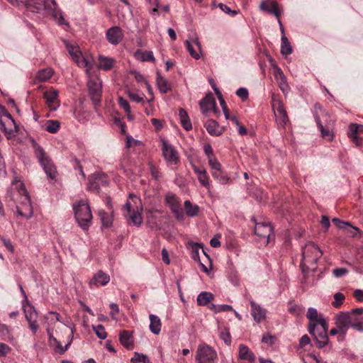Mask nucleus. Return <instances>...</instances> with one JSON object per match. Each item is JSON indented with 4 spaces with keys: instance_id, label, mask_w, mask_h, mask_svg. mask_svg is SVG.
<instances>
[{
    "instance_id": "obj_1",
    "label": "nucleus",
    "mask_w": 363,
    "mask_h": 363,
    "mask_svg": "<svg viewBox=\"0 0 363 363\" xmlns=\"http://www.w3.org/2000/svg\"><path fill=\"white\" fill-rule=\"evenodd\" d=\"M143 208L141 200L135 195L130 194L123 208V215L128 225L139 227L143 223Z\"/></svg>"
},
{
    "instance_id": "obj_2",
    "label": "nucleus",
    "mask_w": 363,
    "mask_h": 363,
    "mask_svg": "<svg viewBox=\"0 0 363 363\" xmlns=\"http://www.w3.org/2000/svg\"><path fill=\"white\" fill-rule=\"evenodd\" d=\"M74 218L84 230H88L92 222V213L87 201L80 200L73 203Z\"/></svg>"
},
{
    "instance_id": "obj_3",
    "label": "nucleus",
    "mask_w": 363,
    "mask_h": 363,
    "mask_svg": "<svg viewBox=\"0 0 363 363\" xmlns=\"http://www.w3.org/2000/svg\"><path fill=\"white\" fill-rule=\"evenodd\" d=\"M19 289L23 297L22 302L25 317L28 323V328L33 334H35L39 329L38 323V314L34 307L30 303L26 291L21 284H19Z\"/></svg>"
},
{
    "instance_id": "obj_4",
    "label": "nucleus",
    "mask_w": 363,
    "mask_h": 363,
    "mask_svg": "<svg viewBox=\"0 0 363 363\" xmlns=\"http://www.w3.org/2000/svg\"><path fill=\"white\" fill-rule=\"evenodd\" d=\"M328 325L325 319H320V323L308 325V332L313 337L319 348H323L328 343Z\"/></svg>"
},
{
    "instance_id": "obj_5",
    "label": "nucleus",
    "mask_w": 363,
    "mask_h": 363,
    "mask_svg": "<svg viewBox=\"0 0 363 363\" xmlns=\"http://www.w3.org/2000/svg\"><path fill=\"white\" fill-rule=\"evenodd\" d=\"M18 194L20 196V205L17 206V213L19 216L30 219L33 216V209L30 199L23 183L18 184Z\"/></svg>"
},
{
    "instance_id": "obj_6",
    "label": "nucleus",
    "mask_w": 363,
    "mask_h": 363,
    "mask_svg": "<svg viewBox=\"0 0 363 363\" xmlns=\"http://www.w3.org/2000/svg\"><path fill=\"white\" fill-rule=\"evenodd\" d=\"M34 148L35 155L48 177L50 179H55L57 177V172L51 159L46 155L44 150L40 145H35Z\"/></svg>"
},
{
    "instance_id": "obj_7",
    "label": "nucleus",
    "mask_w": 363,
    "mask_h": 363,
    "mask_svg": "<svg viewBox=\"0 0 363 363\" xmlns=\"http://www.w3.org/2000/svg\"><path fill=\"white\" fill-rule=\"evenodd\" d=\"M66 48L74 62L80 67L86 68V74H90L92 63L90 60L83 57L79 45L65 41Z\"/></svg>"
},
{
    "instance_id": "obj_8",
    "label": "nucleus",
    "mask_w": 363,
    "mask_h": 363,
    "mask_svg": "<svg viewBox=\"0 0 363 363\" xmlns=\"http://www.w3.org/2000/svg\"><path fill=\"white\" fill-rule=\"evenodd\" d=\"M0 115L8 118V122L6 124L0 118L1 130L4 131L8 140L14 138L18 133V126L13 118L4 106H0Z\"/></svg>"
},
{
    "instance_id": "obj_9",
    "label": "nucleus",
    "mask_w": 363,
    "mask_h": 363,
    "mask_svg": "<svg viewBox=\"0 0 363 363\" xmlns=\"http://www.w3.org/2000/svg\"><path fill=\"white\" fill-rule=\"evenodd\" d=\"M272 106L278 125L284 128L289 121L288 115L279 96L274 94L272 96Z\"/></svg>"
},
{
    "instance_id": "obj_10",
    "label": "nucleus",
    "mask_w": 363,
    "mask_h": 363,
    "mask_svg": "<svg viewBox=\"0 0 363 363\" xmlns=\"http://www.w3.org/2000/svg\"><path fill=\"white\" fill-rule=\"evenodd\" d=\"M216 357V350L210 345L204 342L198 345L195 357L197 363H214Z\"/></svg>"
},
{
    "instance_id": "obj_11",
    "label": "nucleus",
    "mask_w": 363,
    "mask_h": 363,
    "mask_svg": "<svg viewBox=\"0 0 363 363\" xmlns=\"http://www.w3.org/2000/svg\"><path fill=\"white\" fill-rule=\"evenodd\" d=\"M322 255V251L313 242L306 244L302 252L303 259L305 264H315Z\"/></svg>"
},
{
    "instance_id": "obj_12",
    "label": "nucleus",
    "mask_w": 363,
    "mask_h": 363,
    "mask_svg": "<svg viewBox=\"0 0 363 363\" xmlns=\"http://www.w3.org/2000/svg\"><path fill=\"white\" fill-rule=\"evenodd\" d=\"M162 152L164 160L169 165L177 164L179 162L178 152L165 140H162Z\"/></svg>"
},
{
    "instance_id": "obj_13",
    "label": "nucleus",
    "mask_w": 363,
    "mask_h": 363,
    "mask_svg": "<svg viewBox=\"0 0 363 363\" xmlns=\"http://www.w3.org/2000/svg\"><path fill=\"white\" fill-rule=\"evenodd\" d=\"M165 203L169 206L172 213L178 220H183L184 212L181 207L180 202L176 195L173 193H167L165 196Z\"/></svg>"
},
{
    "instance_id": "obj_14",
    "label": "nucleus",
    "mask_w": 363,
    "mask_h": 363,
    "mask_svg": "<svg viewBox=\"0 0 363 363\" xmlns=\"http://www.w3.org/2000/svg\"><path fill=\"white\" fill-rule=\"evenodd\" d=\"M255 222V233L263 240L267 244L269 242V237L273 233L272 225L267 223H257L255 218H252Z\"/></svg>"
},
{
    "instance_id": "obj_15",
    "label": "nucleus",
    "mask_w": 363,
    "mask_h": 363,
    "mask_svg": "<svg viewBox=\"0 0 363 363\" xmlns=\"http://www.w3.org/2000/svg\"><path fill=\"white\" fill-rule=\"evenodd\" d=\"M88 89L90 97L95 105L101 102V84L97 79H90L88 81Z\"/></svg>"
},
{
    "instance_id": "obj_16",
    "label": "nucleus",
    "mask_w": 363,
    "mask_h": 363,
    "mask_svg": "<svg viewBox=\"0 0 363 363\" xmlns=\"http://www.w3.org/2000/svg\"><path fill=\"white\" fill-rule=\"evenodd\" d=\"M108 183L107 176L105 174L96 173L89 177V184L88 189L89 191H96L99 192L100 188L106 186Z\"/></svg>"
},
{
    "instance_id": "obj_17",
    "label": "nucleus",
    "mask_w": 363,
    "mask_h": 363,
    "mask_svg": "<svg viewBox=\"0 0 363 363\" xmlns=\"http://www.w3.org/2000/svg\"><path fill=\"white\" fill-rule=\"evenodd\" d=\"M314 117L317 125L320 131L321 136L328 140H332L333 139V135L331 131V127L333 123V120H330V123L328 124L323 125L320 116L317 112L314 113Z\"/></svg>"
},
{
    "instance_id": "obj_18",
    "label": "nucleus",
    "mask_w": 363,
    "mask_h": 363,
    "mask_svg": "<svg viewBox=\"0 0 363 363\" xmlns=\"http://www.w3.org/2000/svg\"><path fill=\"white\" fill-rule=\"evenodd\" d=\"M106 39L111 45H118L123 38V30L118 26L108 28L106 33Z\"/></svg>"
},
{
    "instance_id": "obj_19",
    "label": "nucleus",
    "mask_w": 363,
    "mask_h": 363,
    "mask_svg": "<svg viewBox=\"0 0 363 363\" xmlns=\"http://www.w3.org/2000/svg\"><path fill=\"white\" fill-rule=\"evenodd\" d=\"M363 133V125L351 123L349 125L348 135L356 146H361L363 139L359 135Z\"/></svg>"
},
{
    "instance_id": "obj_20",
    "label": "nucleus",
    "mask_w": 363,
    "mask_h": 363,
    "mask_svg": "<svg viewBox=\"0 0 363 363\" xmlns=\"http://www.w3.org/2000/svg\"><path fill=\"white\" fill-rule=\"evenodd\" d=\"M200 108L204 115H207L208 111L213 110L215 113L218 112L216 100L211 93L208 94L199 102Z\"/></svg>"
},
{
    "instance_id": "obj_21",
    "label": "nucleus",
    "mask_w": 363,
    "mask_h": 363,
    "mask_svg": "<svg viewBox=\"0 0 363 363\" xmlns=\"http://www.w3.org/2000/svg\"><path fill=\"white\" fill-rule=\"evenodd\" d=\"M44 98L46 103L52 111H55L60 106V101L58 99V91L56 89H50L44 93Z\"/></svg>"
},
{
    "instance_id": "obj_22",
    "label": "nucleus",
    "mask_w": 363,
    "mask_h": 363,
    "mask_svg": "<svg viewBox=\"0 0 363 363\" xmlns=\"http://www.w3.org/2000/svg\"><path fill=\"white\" fill-rule=\"evenodd\" d=\"M185 43L186 49L191 56L196 60L199 59L201 53V48L199 39L195 38L191 40H187Z\"/></svg>"
},
{
    "instance_id": "obj_23",
    "label": "nucleus",
    "mask_w": 363,
    "mask_h": 363,
    "mask_svg": "<svg viewBox=\"0 0 363 363\" xmlns=\"http://www.w3.org/2000/svg\"><path fill=\"white\" fill-rule=\"evenodd\" d=\"M259 9L263 11L274 15L277 18H279L280 10L278 7V4L276 1L263 0L259 4Z\"/></svg>"
},
{
    "instance_id": "obj_24",
    "label": "nucleus",
    "mask_w": 363,
    "mask_h": 363,
    "mask_svg": "<svg viewBox=\"0 0 363 363\" xmlns=\"http://www.w3.org/2000/svg\"><path fill=\"white\" fill-rule=\"evenodd\" d=\"M109 275L100 270L94 275L89 284L91 288L93 286L99 287L100 286H105L109 282Z\"/></svg>"
},
{
    "instance_id": "obj_25",
    "label": "nucleus",
    "mask_w": 363,
    "mask_h": 363,
    "mask_svg": "<svg viewBox=\"0 0 363 363\" xmlns=\"http://www.w3.org/2000/svg\"><path fill=\"white\" fill-rule=\"evenodd\" d=\"M345 319L344 320V318L342 317H340V315L337 314L335 318V322L336 328H332L330 330V335H335L337 334H340L344 337L346 335L347 331L345 328Z\"/></svg>"
},
{
    "instance_id": "obj_26",
    "label": "nucleus",
    "mask_w": 363,
    "mask_h": 363,
    "mask_svg": "<svg viewBox=\"0 0 363 363\" xmlns=\"http://www.w3.org/2000/svg\"><path fill=\"white\" fill-rule=\"evenodd\" d=\"M250 305L252 308L251 314L253 316L254 320L257 323L264 320L266 318V310L261 308L259 305L257 304L253 301H250Z\"/></svg>"
},
{
    "instance_id": "obj_27",
    "label": "nucleus",
    "mask_w": 363,
    "mask_h": 363,
    "mask_svg": "<svg viewBox=\"0 0 363 363\" xmlns=\"http://www.w3.org/2000/svg\"><path fill=\"white\" fill-rule=\"evenodd\" d=\"M119 341L126 349H132L134 341L132 332L128 330H122L119 334Z\"/></svg>"
},
{
    "instance_id": "obj_28",
    "label": "nucleus",
    "mask_w": 363,
    "mask_h": 363,
    "mask_svg": "<svg viewBox=\"0 0 363 363\" xmlns=\"http://www.w3.org/2000/svg\"><path fill=\"white\" fill-rule=\"evenodd\" d=\"M238 356L240 359L247 360L251 363L255 360L253 352L245 345H240Z\"/></svg>"
},
{
    "instance_id": "obj_29",
    "label": "nucleus",
    "mask_w": 363,
    "mask_h": 363,
    "mask_svg": "<svg viewBox=\"0 0 363 363\" xmlns=\"http://www.w3.org/2000/svg\"><path fill=\"white\" fill-rule=\"evenodd\" d=\"M156 84L158 89L162 94H167L172 91V86L168 81L159 72H157Z\"/></svg>"
},
{
    "instance_id": "obj_30",
    "label": "nucleus",
    "mask_w": 363,
    "mask_h": 363,
    "mask_svg": "<svg viewBox=\"0 0 363 363\" xmlns=\"http://www.w3.org/2000/svg\"><path fill=\"white\" fill-rule=\"evenodd\" d=\"M205 127L208 133L211 135L218 136L223 133L217 121L213 119L208 120L205 123Z\"/></svg>"
},
{
    "instance_id": "obj_31",
    "label": "nucleus",
    "mask_w": 363,
    "mask_h": 363,
    "mask_svg": "<svg viewBox=\"0 0 363 363\" xmlns=\"http://www.w3.org/2000/svg\"><path fill=\"white\" fill-rule=\"evenodd\" d=\"M150 318V331L155 334L158 335L161 331L162 323L160 318L154 314H150L149 316Z\"/></svg>"
},
{
    "instance_id": "obj_32",
    "label": "nucleus",
    "mask_w": 363,
    "mask_h": 363,
    "mask_svg": "<svg viewBox=\"0 0 363 363\" xmlns=\"http://www.w3.org/2000/svg\"><path fill=\"white\" fill-rule=\"evenodd\" d=\"M115 63V60L111 57L100 55L99 57L98 68L104 70H110Z\"/></svg>"
},
{
    "instance_id": "obj_33",
    "label": "nucleus",
    "mask_w": 363,
    "mask_h": 363,
    "mask_svg": "<svg viewBox=\"0 0 363 363\" xmlns=\"http://www.w3.org/2000/svg\"><path fill=\"white\" fill-rule=\"evenodd\" d=\"M179 116L181 125L183 128L187 131L191 130L192 125L189 119L187 112L184 108H180L179 111Z\"/></svg>"
},
{
    "instance_id": "obj_34",
    "label": "nucleus",
    "mask_w": 363,
    "mask_h": 363,
    "mask_svg": "<svg viewBox=\"0 0 363 363\" xmlns=\"http://www.w3.org/2000/svg\"><path fill=\"white\" fill-rule=\"evenodd\" d=\"M307 318L310 320L309 324L320 323V319H325L323 315H319L314 308H309L306 313Z\"/></svg>"
},
{
    "instance_id": "obj_35",
    "label": "nucleus",
    "mask_w": 363,
    "mask_h": 363,
    "mask_svg": "<svg viewBox=\"0 0 363 363\" xmlns=\"http://www.w3.org/2000/svg\"><path fill=\"white\" fill-rule=\"evenodd\" d=\"M339 315L340 317H342L344 318V320L345 319V328H346L347 330L349 329L350 327H351L352 328V325L354 323H357V322H359V320L360 319V318L357 317V315H355V316L352 315L347 314L345 312H340L339 313Z\"/></svg>"
},
{
    "instance_id": "obj_36",
    "label": "nucleus",
    "mask_w": 363,
    "mask_h": 363,
    "mask_svg": "<svg viewBox=\"0 0 363 363\" xmlns=\"http://www.w3.org/2000/svg\"><path fill=\"white\" fill-rule=\"evenodd\" d=\"M213 299V295L210 292H201L197 296V303L199 306H206Z\"/></svg>"
},
{
    "instance_id": "obj_37",
    "label": "nucleus",
    "mask_w": 363,
    "mask_h": 363,
    "mask_svg": "<svg viewBox=\"0 0 363 363\" xmlns=\"http://www.w3.org/2000/svg\"><path fill=\"white\" fill-rule=\"evenodd\" d=\"M184 208L186 213L189 217H194L198 215L199 207L197 205H194L189 200L184 201Z\"/></svg>"
},
{
    "instance_id": "obj_38",
    "label": "nucleus",
    "mask_w": 363,
    "mask_h": 363,
    "mask_svg": "<svg viewBox=\"0 0 363 363\" xmlns=\"http://www.w3.org/2000/svg\"><path fill=\"white\" fill-rule=\"evenodd\" d=\"M314 108V113H315L316 112L318 113V115L320 116L323 123H324L323 125L328 124L330 123V120H333L329 113L326 112L325 110H323L320 104H315Z\"/></svg>"
},
{
    "instance_id": "obj_39",
    "label": "nucleus",
    "mask_w": 363,
    "mask_h": 363,
    "mask_svg": "<svg viewBox=\"0 0 363 363\" xmlns=\"http://www.w3.org/2000/svg\"><path fill=\"white\" fill-rule=\"evenodd\" d=\"M292 52L291 45L285 35H281V53L283 55H289Z\"/></svg>"
},
{
    "instance_id": "obj_40",
    "label": "nucleus",
    "mask_w": 363,
    "mask_h": 363,
    "mask_svg": "<svg viewBox=\"0 0 363 363\" xmlns=\"http://www.w3.org/2000/svg\"><path fill=\"white\" fill-rule=\"evenodd\" d=\"M53 75V70L51 68L39 70L36 74L37 79L40 82H46Z\"/></svg>"
},
{
    "instance_id": "obj_41",
    "label": "nucleus",
    "mask_w": 363,
    "mask_h": 363,
    "mask_svg": "<svg viewBox=\"0 0 363 363\" xmlns=\"http://www.w3.org/2000/svg\"><path fill=\"white\" fill-rule=\"evenodd\" d=\"M275 77L277 79L280 89L284 91L285 89L287 88L288 84L286 82V77L283 73V72L281 70V69L277 68L276 73H275Z\"/></svg>"
},
{
    "instance_id": "obj_42",
    "label": "nucleus",
    "mask_w": 363,
    "mask_h": 363,
    "mask_svg": "<svg viewBox=\"0 0 363 363\" xmlns=\"http://www.w3.org/2000/svg\"><path fill=\"white\" fill-rule=\"evenodd\" d=\"M99 216L100 217L102 225L104 227L108 228L111 225L112 218L108 213H106L104 210H100L99 211Z\"/></svg>"
},
{
    "instance_id": "obj_43",
    "label": "nucleus",
    "mask_w": 363,
    "mask_h": 363,
    "mask_svg": "<svg viewBox=\"0 0 363 363\" xmlns=\"http://www.w3.org/2000/svg\"><path fill=\"white\" fill-rule=\"evenodd\" d=\"M60 127V124L57 121L50 120L45 124V130L50 133H56Z\"/></svg>"
},
{
    "instance_id": "obj_44",
    "label": "nucleus",
    "mask_w": 363,
    "mask_h": 363,
    "mask_svg": "<svg viewBox=\"0 0 363 363\" xmlns=\"http://www.w3.org/2000/svg\"><path fill=\"white\" fill-rule=\"evenodd\" d=\"M212 176L214 179L218 180L220 184H227L229 181V177L219 169L218 170L213 171Z\"/></svg>"
},
{
    "instance_id": "obj_45",
    "label": "nucleus",
    "mask_w": 363,
    "mask_h": 363,
    "mask_svg": "<svg viewBox=\"0 0 363 363\" xmlns=\"http://www.w3.org/2000/svg\"><path fill=\"white\" fill-rule=\"evenodd\" d=\"M38 6H41V9L38 11L43 9H51L52 6L56 5V2L55 0H35V4Z\"/></svg>"
},
{
    "instance_id": "obj_46",
    "label": "nucleus",
    "mask_w": 363,
    "mask_h": 363,
    "mask_svg": "<svg viewBox=\"0 0 363 363\" xmlns=\"http://www.w3.org/2000/svg\"><path fill=\"white\" fill-rule=\"evenodd\" d=\"M148 167L152 178L157 181L159 180L162 176L160 168L155 166L152 162H148Z\"/></svg>"
},
{
    "instance_id": "obj_47",
    "label": "nucleus",
    "mask_w": 363,
    "mask_h": 363,
    "mask_svg": "<svg viewBox=\"0 0 363 363\" xmlns=\"http://www.w3.org/2000/svg\"><path fill=\"white\" fill-rule=\"evenodd\" d=\"M132 363H150V360L149 357L143 354H140L138 352H135L134 356L131 358Z\"/></svg>"
},
{
    "instance_id": "obj_48",
    "label": "nucleus",
    "mask_w": 363,
    "mask_h": 363,
    "mask_svg": "<svg viewBox=\"0 0 363 363\" xmlns=\"http://www.w3.org/2000/svg\"><path fill=\"white\" fill-rule=\"evenodd\" d=\"M92 328L95 332L96 336L101 340H105L107 337V333L105 328L102 325H93Z\"/></svg>"
},
{
    "instance_id": "obj_49",
    "label": "nucleus",
    "mask_w": 363,
    "mask_h": 363,
    "mask_svg": "<svg viewBox=\"0 0 363 363\" xmlns=\"http://www.w3.org/2000/svg\"><path fill=\"white\" fill-rule=\"evenodd\" d=\"M345 300V295L342 293L337 292L334 294V301L332 305L335 308H339Z\"/></svg>"
},
{
    "instance_id": "obj_50",
    "label": "nucleus",
    "mask_w": 363,
    "mask_h": 363,
    "mask_svg": "<svg viewBox=\"0 0 363 363\" xmlns=\"http://www.w3.org/2000/svg\"><path fill=\"white\" fill-rule=\"evenodd\" d=\"M218 6L220 9L222 11H223L225 13L230 15V16H235L238 13V11L232 10L229 6L224 4L220 3L218 4Z\"/></svg>"
},
{
    "instance_id": "obj_51",
    "label": "nucleus",
    "mask_w": 363,
    "mask_h": 363,
    "mask_svg": "<svg viewBox=\"0 0 363 363\" xmlns=\"http://www.w3.org/2000/svg\"><path fill=\"white\" fill-rule=\"evenodd\" d=\"M304 309L302 306L294 304L289 308V311L295 315H300L303 313Z\"/></svg>"
},
{
    "instance_id": "obj_52",
    "label": "nucleus",
    "mask_w": 363,
    "mask_h": 363,
    "mask_svg": "<svg viewBox=\"0 0 363 363\" xmlns=\"http://www.w3.org/2000/svg\"><path fill=\"white\" fill-rule=\"evenodd\" d=\"M198 179L202 186L207 189L210 188L209 177L207 175V172L200 174V175L198 177Z\"/></svg>"
},
{
    "instance_id": "obj_53",
    "label": "nucleus",
    "mask_w": 363,
    "mask_h": 363,
    "mask_svg": "<svg viewBox=\"0 0 363 363\" xmlns=\"http://www.w3.org/2000/svg\"><path fill=\"white\" fill-rule=\"evenodd\" d=\"M208 164L213 171L218 170L220 169L221 165L216 157L208 159Z\"/></svg>"
},
{
    "instance_id": "obj_54",
    "label": "nucleus",
    "mask_w": 363,
    "mask_h": 363,
    "mask_svg": "<svg viewBox=\"0 0 363 363\" xmlns=\"http://www.w3.org/2000/svg\"><path fill=\"white\" fill-rule=\"evenodd\" d=\"M220 337L226 345H230L231 344V335L228 329L220 333Z\"/></svg>"
},
{
    "instance_id": "obj_55",
    "label": "nucleus",
    "mask_w": 363,
    "mask_h": 363,
    "mask_svg": "<svg viewBox=\"0 0 363 363\" xmlns=\"http://www.w3.org/2000/svg\"><path fill=\"white\" fill-rule=\"evenodd\" d=\"M141 60L143 62H154L153 52L152 51H145L141 53Z\"/></svg>"
},
{
    "instance_id": "obj_56",
    "label": "nucleus",
    "mask_w": 363,
    "mask_h": 363,
    "mask_svg": "<svg viewBox=\"0 0 363 363\" xmlns=\"http://www.w3.org/2000/svg\"><path fill=\"white\" fill-rule=\"evenodd\" d=\"M118 104H119L120 106L124 109L125 113H129V111L130 110V106L129 105V103L125 99H123L122 96L118 97Z\"/></svg>"
},
{
    "instance_id": "obj_57",
    "label": "nucleus",
    "mask_w": 363,
    "mask_h": 363,
    "mask_svg": "<svg viewBox=\"0 0 363 363\" xmlns=\"http://www.w3.org/2000/svg\"><path fill=\"white\" fill-rule=\"evenodd\" d=\"M236 95L242 100H246L248 98L249 94L247 89L240 87L236 91Z\"/></svg>"
},
{
    "instance_id": "obj_58",
    "label": "nucleus",
    "mask_w": 363,
    "mask_h": 363,
    "mask_svg": "<svg viewBox=\"0 0 363 363\" xmlns=\"http://www.w3.org/2000/svg\"><path fill=\"white\" fill-rule=\"evenodd\" d=\"M128 97L133 101L137 103L143 102V96H139L138 94L128 91L127 92Z\"/></svg>"
},
{
    "instance_id": "obj_59",
    "label": "nucleus",
    "mask_w": 363,
    "mask_h": 363,
    "mask_svg": "<svg viewBox=\"0 0 363 363\" xmlns=\"http://www.w3.org/2000/svg\"><path fill=\"white\" fill-rule=\"evenodd\" d=\"M348 273V270L346 268H336L333 270V274L335 277H341Z\"/></svg>"
},
{
    "instance_id": "obj_60",
    "label": "nucleus",
    "mask_w": 363,
    "mask_h": 363,
    "mask_svg": "<svg viewBox=\"0 0 363 363\" xmlns=\"http://www.w3.org/2000/svg\"><path fill=\"white\" fill-rule=\"evenodd\" d=\"M10 351L11 348L6 344L0 342V357L6 356Z\"/></svg>"
},
{
    "instance_id": "obj_61",
    "label": "nucleus",
    "mask_w": 363,
    "mask_h": 363,
    "mask_svg": "<svg viewBox=\"0 0 363 363\" xmlns=\"http://www.w3.org/2000/svg\"><path fill=\"white\" fill-rule=\"evenodd\" d=\"M332 221L338 228H340V229H343L346 226H350L351 227V225H350V224L349 223L342 221L339 218H334L332 220Z\"/></svg>"
},
{
    "instance_id": "obj_62",
    "label": "nucleus",
    "mask_w": 363,
    "mask_h": 363,
    "mask_svg": "<svg viewBox=\"0 0 363 363\" xmlns=\"http://www.w3.org/2000/svg\"><path fill=\"white\" fill-rule=\"evenodd\" d=\"M149 4L153 8L150 9V13L152 15H155L158 11V6H159V0H146Z\"/></svg>"
},
{
    "instance_id": "obj_63",
    "label": "nucleus",
    "mask_w": 363,
    "mask_h": 363,
    "mask_svg": "<svg viewBox=\"0 0 363 363\" xmlns=\"http://www.w3.org/2000/svg\"><path fill=\"white\" fill-rule=\"evenodd\" d=\"M110 308H111V311L110 313L111 317L113 320H117L116 315L119 313V307L118 304L112 303L110 304Z\"/></svg>"
},
{
    "instance_id": "obj_64",
    "label": "nucleus",
    "mask_w": 363,
    "mask_h": 363,
    "mask_svg": "<svg viewBox=\"0 0 363 363\" xmlns=\"http://www.w3.org/2000/svg\"><path fill=\"white\" fill-rule=\"evenodd\" d=\"M203 150L205 154L206 155L208 159L215 157L213 151V148L211 145L208 143H206L203 146Z\"/></svg>"
}]
</instances>
